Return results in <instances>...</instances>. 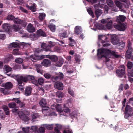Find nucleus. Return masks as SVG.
<instances>
[{
    "mask_svg": "<svg viewBox=\"0 0 133 133\" xmlns=\"http://www.w3.org/2000/svg\"><path fill=\"white\" fill-rule=\"evenodd\" d=\"M30 127H27L26 128H23L22 130L25 133H28L30 129Z\"/></svg>",
    "mask_w": 133,
    "mask_h": 133,
    "instance_id": "6e6d98bb",
    "label": "nucleus"
},
{
    "mask_svg": "<svg viewBox=\"0 0 133 133\" xmlns=\"http://www.w3.org/2000/svg\"><path fill=\"white\" fill-rule=\"evenodd\" d=\"M20 44L18 43L13 42L10 44L9 48H18L20 47Z\"/></svg>",
    "mask_w": 133,
    "mask_h": 133,
    "instance_id": "5701e85b",
    "label": "nucleus"
},
{
    "mask_svg": "<svg viewBox=\"0 0 133 133\" xmlns=\"http://www.w3.org/2000/svg\"><path fill=\"white\" fill-rule=\"evenodd\" d=\"M8 90L9 89H6L5 88H1L0 89L1 92L4 95H7L9 94Z\"/></svg>",
    "mask_w": 133,
    "mask_h": 133,
    "instance_id": "473e14b6",
    "label": "nucleus"
},
{
    "mask_svg": "<svg viewBox=\"0 0 133 133\" xmlns=\"http://www.w3.org/2000/svg\"><path fill=\"white\" fill-rule=\"evenodd\" d=\"M16 80L19 84H21L23 82H26L28 81H32L35 79L34 76L30 75L23 76L18 75L16 77Z\"/></svg>",
    "mask_w": 133,
    "mask_h": 133,
    "instance_id": "7ed1b4c3",
    "label": "nucleus"
},
{
    "mask_svg": "<svg viewBox=\"0 0 133 133\" xmlns=\"http://www.w3.org/2000/svg\"><path fill=\"white\" fill-rule=\"evenodd\" d=\"M2 29L6 31H9L10 29V25L9 24H4L2 25Z\"/></svg>",
    "mask_w": 133,
    "mask_h": 133,
    "instance_id": "4be33fe9",
    "label": "nucleus"
},
{
    "mask_svg": "<svg viewBox=\"0 0 133 133\" xmlns=\"http://www.w3.org/2000/svg\"><path fill=\"white\" fill-rule=\"evenodd\" d=\"M102 49H98L97 50V55L98 57L99 58H101L102 57L105 58V62H107L109 61V59L107 57L109 54H106L104 52L101 53Z\"/></svg>",
    "mask_w": 133,
    "mask_h": 133,
    "instance_id": "0eeeda50",
    "label": "nucleus"
},
{
    "mask_svg": "<svg viewBox=\"0 0 133 133\" xmlns=\"http://www.w3.org/2000/svg\"><path fill=\"white\" fill-rule=\"evenodd\" d=\"M51 63V61L47 59H44L41 63V64L43 66L46 67H48L50 66Z\"/></svg>",
    "mask_w": 133,
    "mask_h": 133,
    "instance_id": "ddd939ff",
    "label": "nucleus"
},
{
    "mask_svg": "<svg viewBox=\"0 0 133 133\" xmlns=\"http://www.w3.org/2000/svg\"><path fill=\"white\" fill-rule=\"evenodd\" d=\"M68 90L69 93L72 97H74V94L73 91L69 88H68Z\"/></svg>",
    "mask_w": 133,
    "mask_h": 133,
    "instance_id": "e2e57ef3",
    "label": "nucleus"
},
{
    "mask_svg": "<svg viewBox=\"0 0 133 133\" xmlns=\"http://www.w3.org/2000/svg\"><path fill=\"white\" fill-rule=\"evenodd\" d=\"M128 75L129 76L133 77V68L132 70H128Z\"/></svg>",
    "mask_w": 133,
    "mask_h": 133,
    "instance_id": "603ef678",
    "label": "nucleus"
},
{
    "mask_svg": "<svg viewBox=\"0 0 133 133\" xmlns=\"http://www.w3.org/2000/svg\"><path fill=\"white\" fill-rule=\"evenodd\" d=\"M132 43L130 41H129L127 42V50H133L132 47Z\"/></svg>",
    "mask_w": 133,
    "mask_h": 133,
    "instance_id": "a19ab883",
    "label": "nucleus"
},
{
    "mask_svg": "<svg viewBox=\"0 0 133 133\" xmlns=\"http://www.w3.org/2000/svg\"><path fill=\"white\" fill-rule=\"evenodd\" d=\"M15 62L17 63H22L23 61V59L20 58H17L15 60Z\"/></svg>",
    "mask_w": 133,
    "mask_h": 133,
    "instance_id": "c03bdc74",
    "label": "nucleus"
},
{
    "mask_svg": "<svg viewBox=\"0 0 133 133\" xmlns=\"http://www.w3.org/2000/svg\"><path fill=\"white\" fill-rule=\"evenodd\" d=\"M56 109L58 112H63V110L61 107V106L59 105H57L56 107Z\"/></svg>",
    "mask_w": 133,
    "mask_h": 133,
    "instance_id": "5fc2aeb1",
    "label": "nucleus"
},
{
    "mask_svg": "<svg viewBox=\"0 0 133 133\" xmlns=\"http://www.w3.org/2000/svg\"><path fill=\"white\" fill-rule=\"evenodd\" d=\"M125 66L124 65H121L118 67V69L116 70V75L120 78H126L125 73Z\"/></svg>",
    "mask_w": 133,
    "mask_h": 133,
    "instance_id": "20e7f679",
    "label": "nucleus"
},
{
    "mask_svg": "<svg viewBox=\"0 0 133 133\" xmlns=\"http://www.w3.org/2000/svg\"><path fill=\"white\" fill-rule=\"evenodd\" d=\"M45 127L48 130H51L53 129V125L52 124L51 125H46L45 126Z\"/></svg>",
    "mask_w": 133,
    "mask_h": 133,
    "instance_id": "bf43d9fd",
    "label": "nucleus"
},
{
    "mask_svg": "<svg viewBox=\"0 0 133 133\" xmlns=\"http://www.w3.org/2000/svg\"><path fill=\"white\" fill-rule=\"evenodd\" d=\"M45 129L43 127H40L39 128V130L37 131L38 133H44Z\"/></svg>",
    "mask_w": 133,
    "mask_h": 133,
    "instance_id": "3c124183",
    "label": "nucleus"
},
{
    "mask_svg": "<svg viewBox=\"0 0 133 133\" xmlns=\"http://www.w3.org/2000/svg\"><path fill=\"white\" fill-rule=\"evenodd\" d=\"M37 126H32L31 127L30 130H31L32 131H33L36 132L37 130Z\"/></svg>",
    "mask_w": 133,
    "mask_h": 133,
    "instance_id": "13d9d810",
    "label": "nucleus"
},
{
    "mask_svg": "<svg viewBox=\"0 0 133 133\" xmlns=\"http://www.w3.org/2000/svg\"><path fill=\"white\" fill-rule=\"evenodd\" d=\"M120 23L119 24H117L115 25V28L120 31H124L125 30L126 28V25L122 23Z\"/></svg>",
    "mask_w": 133,
    "mask_h": 133,
    "instance_id": "9b49d317",
    "label": "nucleus"
},
{
    "mask_svg": "<svg viewBox=\"0 0 133 133\" xmlns=\"http://www.w3.org/2000/svg\"><path fill=\"white\" fill-rule=\"evenodd\" d=\"M123 84H121L120 85L118 89V90H119L120 92L123 91Z\"/></svg>",
    "mask_w": 133,
    "mask_h": 133,
    "instance_id": "774afa93",
    "label": "nucleus"
},
{
    "mask_svg": "<svg viewBox=\"0 0 133 133\" xmlns=\"http://www.w3.org/2000/svg\"><path fill=\"white\" fill-rule=\"evenodd\" d=\"M21 20L18 18H15L13 20L15 24H19L21 21Z\"/></svg>",
    "mask_w": 133,
    "mask_h": 133,
    "instance_id": "09e8293b",
    "label": "nucleus"
},
{
    "mask_svg": "<svg viewBox=\"0 0 133 133\" xmlns=\"http://www.w3.org/2000/svg\"><path fill=\"white\" fill-rule=\"evenodd\" d=\"M133 50H127L125 54V56L127 59H130L132 56Z\"/></svg>",
    "mask_w": 133,
    "mask_h": 133,
    "instance_id": "f3484780",
    "label": "nucleus"
},
{
    "mask_svg": "<svg viewBox=\"0 0 133 133\" xmlns=\"http://www.w3.org/2000/svg\"><path fill=\"white\" fill-rule=\"evenodd\" d=\"M1 86L4 87L6 89H10L13 87V85L10 82H8L5 84L3 83L1 85Z\"/></svg>",
    "mask_w": 133,
    "mask_h": 133,
    "instance_id": "dca6fc26",
    "label": "nucleus"
},
{
    "mask_svg": "<svg viewBox=\"0 0 133 133\" xmlns=\"http://www.w3.org/2000/svg\"><path fill=\"white\" fill-rule=\"evenodd\" d=\"M38 82L39 85H42L44 82V80L42 77L38 79Z\"/></svg>",
    "mask_w": 133,
    "mask_h": 133,
    "instance_id": "4d7b16f0",
    "label": "nucleus"
},
{
    "mask_svg": "<svg viewBox=\"0 0 133 133\" xmlns=\"http://www.w3.org/2000/svg\"><path fill=\"white\" fill-rule=\"evenodd\" d=\"M30 58L33 62H36L37 59V57L35 55H31L30 56Z\"/></svg>",
    "mask_w": 133,
    "mask_h": 133,
    "instance_id": "ea45409f",
    "label": "nucleus"
},
{
    "mask_svg": "<svg viewBox=\"0 0 133 133\" xmlns=\"http://www.w3.org/2000/svg\"><path fill=\"white\" fill-rule=\"evenodd\" d=\"M21 21L19 24L22 27L25 28L26 25V22L24 20H21Z\"/></svg>",
    "mask_w": 133,
    "mask_h": 133,
    "instance_id": "37998d69",
    "label": "nucleus"
},
{
    "mask_svg": "<svg viewBox=\"0 0 133 133\" xmlns=\"http://www.w3.org/2000/svg\"><path fill=\"white\" fill-rule=\"evenodd\" d=\"M102 10L99 9L96 10L95 12V15L97 18L102 14Z\"/></svg>",
    "mask_w": 133,
    "mask_h": 133,
    "instance_id": "2f4dec72",
    "label": "nucleus"
},
{
    "mask_svg": "<svg viewBox=\"0 0 133 133\" xmlns=\"http://www.w3.org/2000/svg\"><path fill=\"white\" fill-rule=\"evenodd\" d=\"M118 46L119 49L122 50L124 48L125 46V43L124 42L121 41L119 42Z\"/></svg>",
    "mask_w": 133,
    "mask_h": 133,
    "instance_id": "7c9ffc66",
    "label": "nucleus"
},
{
    "mask_svg": "<svg viewBox=\"0 0 133 133\" xmlns=\"http://www.w3.org/2000/svg\"><path fill=\"white\" fill-rule=\"evenodd\" d=\"M87 11L89 14L92 16V18H94V12L91 8L87 9Z\"/></svg>",
    "mask_w": 133,
    "mask_h": 133,
    "instance_id": "58836bf2",
    "label": "nucleus"
},
{
    "mask_svg": "<svg viewBox=\"0 0 133 133\" xmlns=\"http://www.w3.org/2000/svg\"><path fill=\"white\" fill-rule=\"evenodd\" d=\"M63 94L61 91H59L57 92L56 93V96L59 98L62 97H63Z\"/></svg>",
    "mask_w": 133,
    "mask_h": 133,
    "instance_id": "8fccbe9b",
    "label": "nucleus"
},
{
    "mask_svg": "<svg viewBox=\"0 0 133 133\" xmlns=\"http://www.w3.org/2000/svg\"><path fill=\"white\" fill-rule=\"evenodd\" d=\"M12 28L14 30V31L15 32H17L19 29L18 26L15 24L13 25Z\"/></svg>",
    "mask_w": 133,
    "mask_h": 133,
    "instance_id": "864d4df0",
    "label": "nucleus"
},
{
    "mask_svg": "<svg viewBox=\"0 0 133 133\" xmlns=\"http://www.w3.org/2000/svg\"><path fill=\"white\" fill-rule=\"evenodd\" d=\"M15 16L12 15H9L7 16L6 19L8 20L12 21L15 18Z\"/></svg>",
    "mask_w": 133,
    "mask_h": 133,
    "instance_id": "de8ad7c7",
    "label": "nucleus"
},
{
    "mask_svg": "<svg viewBox=\"0 0 133 133\" xmlns=\"http://www.w3.org/2000/svg\"><path fill=\"white\" fill-rule=\"evenodd\" d=\"M40 116V115L38 113H34L31 115V117L32 118V120L34 121V119H35Z\"/></svg>",
    "mask_w": 133,
    "mask_h": 133,
    "instance_id": "72a5a7b5",
    "label": "nucleus"
},
{
    "mask_svg": "<svg viewBox=\"0 0 133 133\" xmlns=\"http://www.w3.org/2000/svg\"><path fill=\"white\" fill-rule=\"evenodd\" d=\"M110 19L108 18L105 19H103L101 21V22L103 24L107 23L106 27L108 29H111L112 27V22L111 20L109 21Z\"/></svg>",
    "mask_w": 133,
    "mask_h": 133,
    "instance_id": "6e6552de",
    "label": "nucleus"
},
{
    "mask_svg": "<svg viewBox=\"0 0 133 133\" xmlns=\"http://www.w3.org/2000/svg\"><path fill=\"white\" fill-rule=\"evenodd\" d=\"M19 8L20 9L22 12L26 13H28V11H27V10L24 8L22 6H20Z\"/></svg>",
    "mask_w": 133,
    "mask_h": 133,
    "instance_id": "69168bd1",
    "label": "nucleus"
},
{
    "mask_svg": "<svg viewBox=\"0 0 133 133\" xmlns=\"http://www.w3.org/2000/svg\"><path fill=\"white\" fill-rule=\"evenodd\" d=\"M59 36L61 38H63L67 37H68L67 32L65 31L62 33L59 34Z\"/></svg>",
    "mask_w": 133,
    "mask_h": 133,
    "instance_id": "4c0bfd02",
    "label": "nucleus"
},
{
    "mask_svg": "<svg viewBox=\"0 0 133 133\" xmlns=\"http://www.w3.org/2000/svg\"><path fill=\"white\" fill-rule=\"evenodd\" d=\"M107 2L108 5L111 7H112L114 5V3L111 0H107Z\"/></svg>",
    "mask_w": 133,
    "mask_h": 133,
    "instance_id": "79ce46f5",
    "label": "nucleus"
},
{
    "mask_svg": "<svg viewBox=\"0 0 133 133\" xmlns=\"http://www.w3.org/2000/svg\"><path fill=\"white\" fill-rule=\"evenodd\" d=\"M44 76L47 79H50L51 77V75L48 73H46L44 74Z\"/></svg>",
    "mask_w": 133,
    "mask_h": 133,
    "instance_id": "0e129e2a",
    "label": "nucleus"
},
{
    "mask_svg": "<svg viewBox=\"0 0 133 133\" xmlns=\"http://www.w3.org/2000/svg\"><path fill=\"white\" fill-rule=\"evenodd\" d=\"M42 107V111L43 112L47 113L49 111V108L48 107L46 106Z\"/></svg>",
    "mask_w": 133,
    "mask_h": 133,
    "instance_id": "c9c22d12",
    "label": "nucleus"
},
{
    "mask_svg": "<svg viewBox=\"0 0 133 133\" xmlns=\"http://www.w3.org/2000/svg\"><path fill=\"white\" fill-rule=\"evenodd\" d=\"M46 58L50 59L52 62H55L58 59V58L55 55H46Z\"/></svg>",
    "mask_w": 133,
    "mask_h": 133,
    "instance_id": "a211bd4d",
    "label": "nucleus"
},
{
    "mask_svg": "<svg viewBox=\"0 0 133 133\" xmlns=\"http://www.w3.org/2000/svg\"><path fill=\"white\" fill-rule=\"evenodd\" d=\"M45 16V15L44 13H40L38 17L39 20L41 21H42L44 18Z\"/></svg>",
    "mask_w": 133,
    "mask_h": 133,
    "instance_id": "e433bc0d",
    "label": "nucleus"
},
{
    "mask_svg": "<svg viewBox=\"0 0 133 133\" xmlns=\"http://www.w3.org/2000/svg\"><path fill=\"white\" fill-rule=\"evenodd\" d=\"M32 88L30 87H26L25 89L24 94L26 96H27L31 94Z\"/></svg>",
    "mask_w": 133,
    "mask_h": 133,
    "instance_id": "aec40b11",
    "label": "nucleus"
},
{
    "mask_svg": "<svg viewBox=\"0 0 133 133\" xmlns=\"http://www.w3.org/2000/svg\"><path fill=\"white\" fill-rule=\"evenodd\" d=\"M64 77V75L61 72H59V74L57 76H56L54 78L55 80H57L58 79H63Z\"/></svg>",
    "mask_w": 133,
    "mask_h": 133,
    "instance_id": "c756f323",
    "label": "nucleus"
},
{
    "mask_svg": "<svg viewBox=\"0 0 133 133\" xmlns=\"http://www.w3.org/2000/svg\"><path fill=\"white\" fill-rule=\"evenodd\" d=\"M12 71V68L10 67L8 65H6L4 67V72L7 74V75L9 76H10L12 77H14V75H12L11 76V73L8 74L9 72Z\"/></svg>",
    "mask_w": 133,
    "mask_h": 133,
    "instance_id": "9d476101",
    "label": "nucleus"
},
{
    "mask_svg": "<svg viewBox=\"0 0 133 133\" xmlns=\"http://www.w3.org/2000/svg\"><path fill=\"white\" fill-rule=\"evenodd\" d=\"M111 43L114 45L117 44L119 41V40L117 36L115 35L111 36Z\"/></svg>",
    "mask_w": 133,
    "mask_h": 133,
    "instance_id": "1a4fd4ad",
    "label": "nucleus"
},
{
    "mask_svg": "<svg viewBox=\"0 0 133 133\" xmlns=\"http://www.w3.org/2000/svg\"><path fill=\"white\" fill-rule=\"evenodd\" d=\"M2 108L4 111L5 114L6 115H8L10 114L9 111V109L7 106L4 105L2 106Z\"/></svg>",
    "mask_w": 133,
    "mask_h": 133,
    "instance_id": "c85d7f7f",
    "label": "nucleus"
},
{
    "mask_svg": "<svg viewBox=\"0 0 133 133\" xmlns=\"http://www.w3.org/2000/svg\"><path fill=\"white\" fill-rule=\"evenodd\" d=\"M115 3L117 7L120 8L122 6V4L119 1H116L115 2Z\"/></svg>",
    "mask_w": 133,
    "mask_h": 133,
    "instance_id": "338daca9",
    "label": "nucleus"
},
{
    "mask_svg": "<svg viewBox=\"0 0 133 133\" xmlns=\"http://www.w3.org/2000/svg\"><path fill=\"white\" fill-rule=\"evenodd\" d=\"M36 4L35 3H33L31 6H29L28 5H26V7L28 9H29L32 11L35 12L36 10Z\"/></svg>",
    "mask_w": 133,
    "mask_h": 133,
    "instance_id": "6ab92c4d",
    "label": "nucleus"
},
{
    "mask_svg": "<svg viewBox=\"0 0 133 133\" xmlns=\"http://www.w3.org/2000/svg\"><path fill=\"white\" fill-rule=\"evenodd\" d=\"M126 17L124 15H120L119 16L117 17L116 20L117 22L119 23H121V22H123L125 21Z\"/></svg>",
    "mask_w": 133,
    "mask_h": 133,
    "instance_id": "412c9836",
    "label": "nucleus"
},
{
    "mask_svg": "<svg viewBox=\"0 0 133 133\" xmlns=\"http://www.w3.org/2000/svg\"><path fill=\"white\" fill-rule=\"evenodd\" d=\"M132 111V109L131 107L128 105H127L125 108V111L126 114L131 113Z\"/></svg>",
    "mask_w": 133,
    "mask_h": 133,
    "instance_id": "cd10ccee",
    "label": "nucleus"
},
{
    "mask_svg": "<svg viewBox=\"0 0 133 133\" xmlns=\"http://www.w3.org/2000/svg\"><path fill=\"white\" fill-rule=\"evenodd\" d=\"M80 27L78 26H76L75 28L74 33L76 35H78L80 34L82 31L80 29Z\"/></svg>",
    "mask_w": 133,
    "mask_h": 133,
    "instance_id": "a878e982",
    "label": "nucleus"
},
{
    "mask_svg": "<svg viewBox=\"0 0 133 133\" xmlns=\"http://www.w3.org/2000/svg\"><path fill=\"white\" fill-rule=\"evenodd\" d=\"M127 66L128 70L131 69L133 66V63L130 61H128L127 64Z\"/></svg>",
    "mask_w": 133,
    "mask_h": 133,
    "instance_id": "f704fd0d",
    "label": "nucleus"
},
{
    "mask_svg": "<svg viewBox=\"0 0 133 133\" xmlns=\"http://www.w3.org/2000/svg\"><path fill=\"white\" fill-rule=\"evenodd\" d=\"M42 66L41 65H38L36 67V70L37 72L39 73L42 74V72L41 69Z\"/></svg>",
    "mask_w": 133,
    "mask_h": 133,
    "instance_id": "a18cd8bd",
    "label": "nucleus"
},
{
    "mask_svg": "<svg viewBox=\"0 0 133 133\" xmlns=\"http://www.w3.org/2000/svg\"><path fill=\"white\" fill-rule=\"evenodd\" d=\"M36 34H32L30 35L31 37L33 38L34 40L38 39L40 37H45L46 36V34L44 31L41 29H39L36 32Z\"/></svg>",
    "mask_w": 133,
    "mask_h": 133,
    "instance_id": "39448f33",
    "label": "nucleus"
},
{
    "mask_svg": "<svg viewBox=\"0 0 133 133\" xmlns=\"http://www.w3.org/2000/svg\"><path fill=\"white\" fill-rule=\"evenodd\" d=\"M39 103L41 107L46 106L47 104V101L46 99L42 98L40 101Z\"/></svg>",
    "mask_w": 133,
    "mask_h": 133,
    "instance_id": "bb28decb",
    "label": "nucleus"
},
{
    "mask_svg": "<svg viewBox=\"0 0 133 133\" xmlns=\"http://www.w3.org/2000/svg\"><path fill=\"white\" fill-rule=\"evenodd\" d=\"M12 112L16 115H18L19 118L25 122L27 123V124L28 123L29 118L26 115L23 114L22 111H20L19 109L15 108L12 110Z\"/></svg>",
    "mask_w": 133,
    "mask_h": 133,
    "instance_id": "f03ea898",
    "label": "nucleus"
},
{
    "mask_svg": "<svg viewBox=\"0 0 133 133\" xmlns=\"http://www.w3.org/2000/svg\"><path fill=\"white\" fill-rule=\"evenodd\" d=\"M54 45L53 44V42L51 41L49 42V44L46 43H42L41 45V47L42 49L39 48L36 49L35 50V52L37 53H39L43 50L45 51L53 52V51L52 50L51 48Z\"/></svg>",
    "mask_w": 133,
    "mask_h": 133,
    "instance_id": "f257e3e1",
    "label": "nucleus"
},
{
    "mask_svg": "<svg viewBox=\"0 0 133 133\" xmlns=\"http://www.w3.org/2000/svg\"><path fill=\"white\" fill-rule=\"evenodd\" d=\"M56 64V66H61L63 63L64 59L62 58H59Z\"/></svg>",
    "mask_w": 133,
    "mask_h": 133,
    "instance_id": "393cba45",
    "label": "nucleus"
},
{
    "mask_svg": "<svg viewBox=\"0 0 133 133\" xmlns=\"http://www.w3.org/2000/svg\"><path fill=\"white\" fill-rule=\"evenodd\" d=\"M104 52L106 54H110L115 57L118 58L120 57V55L118 54V53L116 52L115 51H111L108 49H102L101 53Z\"/></svg>",
    "mask_w": 133,
    "mask_h": 133,
    "instance_id": "423d86ee",
    "label": "nucleus"
},
{
    "mask_svg": "<svg viewBox=\"0 0 133 133\" xmlns=\"http://www.w3.org/2000/svg\"><path fill=\"white\" fill-rule=\"evenodd\" d=\"M81 56L79 55H76L75 56V60L77 62H79L80 61Z\"/></svg>",
    "mask_w": 133,
    "mask_h": 133,
    "instance_id": "052dcab7",
    "label": "nucleus"
},
{
    "mask_svg": "<svg viewBox=\"0 0 133 133\" xmlns=\"http://www.w3.org/2000/svg\"><path fill=\"white\" fill-rule=\"evenodd\" d=\"M70 115L71 118L72 119L77 118V115L76 114H75L73 112H72L70 113Z\"/></svg>",
    "mask_w": 133,
    "mask_h": 133,
    "instance_id": "680f3d73",
    "label": "nucleus"
},
{
    "mask_svg": "<svg viewBox=\"0 0 133 133\" xmlns=\"http://www.w3.org/2000/svg\"><path fill=\"white\" fill-rule=\"evenodd\" d=\"M14 60L13 56L12 54L7 55L4 59V62L8 63L9 62L12 61Z\"/></svg>",
    "mask_w": 133,
    "mask_h": 133,
    "instance_id": "4468645a",
    "label": "nucleus"
},
{
    "mask_svg": "<svg viewBox=\"0 0 133 133\" xmlns=\"http://www.w3.org/2000/svg\"><path fill=\"white\" fill-rule=\"evenodd\" d=\"M16 106V104L14 102H12L8 104V106L10 108H15Z\"/></svg>",
    "mask_w": 133,
    "mask_h": 133,
    "instance_id": "49530a36",
    "label": "nucleus"
},
{
    "mask_svg": "<svg viewBox=\"0 0 133 133\" xmlns=\"http://www.w3.org/2000/svg\"><path fill=\"white\" fill-rule=\"evenodd\" d=\"M98 39L99 40H101V43H105L108 38L105 36L103 35H99L98 36Z\"/></svg>",
    "mask_w": 133,
    "mask_h": 133,
    "instance_id": "b1692460",
    "label": "nucleus"
},
{
    "mask_svg": "<svg viewBox=\"0 0 133 133\" xmlns=\"http://www.w3.org/2000/svg\"><path fill=\"white\" fill-rule=\"evenodd\" d=\"M63 84L61 82H56L55 83V87L59 90H62L63 89Z\"/></svg>",
    "mask_w": 133,
    "mask_h": 133,
    "instance_id": "f8f14e48",
    "label": "nucleus"
},
{
    "mask_svg": "<svg viewBox=\"0 0 133 133\" xmlns=\"http://www.w3.org/2000/svg\"><path fill=\"white\" fill-rule=\"evenodd\" d=\"M27 31L29 32H33L35 31V29L32 24L29 23L27 28Z\"/></svg>",
    "mask_w": 133,
    "mask_h": 133,
    "instance_id": "2eb2a0df",
    "label": "nucleus"
}]
</instances>
